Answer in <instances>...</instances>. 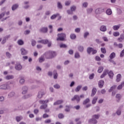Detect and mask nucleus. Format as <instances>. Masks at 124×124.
<instances>
[{"label":"nucleus","instance_id":"nucleus-1","mask_svg":"<svg viewBox=\"0 0 124 124\" xmlns=\"http://www.w3.org/2000/svg\"><path fill=\"white\" fill-rule=\"evenodd\" d=\"M57 52L51 50L47 51L44 54L45 57H46V59H47V60L54 59V58L57 57Z\"/></svg>","mask_w":124,"mask_h":124},{"label":"nucleus","instance_id":"nucleus-2","mask_svg":"<svg viewBox=\"0 0 124 124\" xmlns=\"http://www.w3.org/2000/svg\"><path fill=\"white\" fill-rule=\"evenodd\" d=\"M40 104H42L40 107V109L41 110H45L48 107V105L46 104L49 102V99L46 100H40L39 101Z\"/></svg>","mask_w":124,"mask_h":124},{"label":"nucleus","instance_id":"nucleus-3","mask_svg":"<svg viewBox=\"0 0 124 124\" xmlns=\"http://www.w3.org/2000/svg\"><path fill=\"white\" fill-rule=\"evenodd\" d=\"M10 14V12L9 11H5L1 14H0V20H1V22H3V21H5V20H7V19H8L9 18V16H6L5 17L4 16H8Z\"/></svg>","mask_w":124,"mask_h":124},{"label":"nucleus","instance_id":"nucleus-4","mask_svg":"<svg viewBox=\"0 0 124 124\" xmlns=\"http://www.w3.org/2000/svg\"><path fill=\"white\" fill-rule=\"evenodd\" d=\"M65 38H66V35L64 33H61L57 34V41H64Z\"/></svg>","mask_w":124,"mask_h":124},{"label":"nucleus","instance_id":"nucleus-5","mask_svg":"<svg viewBox=\"0 0 124 124\" xmlns=\"http://www.w3.org/2000/svg\"><path fill=\"white\" fill-rule=\"evenodd\" d=\"M46 94V92L44 90H40L37 95V99H41L44 95Z\"/></svg>","mask_w":124,"mask_h":124},{"label":"nucleus","instance_id":"nucleus-6","mask_svg":"<svg viewBox=\"0 0 124 124\" xmlns=\"http://www.w3.org/2000/svg\"><path fill=\"white\" fill-rule=\"evenodd\" d=\"M71 101H75V100L77 101V103H79L80 102V101L81 100V99H80V97L78 95H75L71 99Z\"/></svg>","mask_w":124,"mask_h":124},{"label":"nucleus","instance_id":"nucleus-7","mask_svg":"<svg viewBox=\"0 0 124 124\" xmlns=\"http://www.w3.org/2000/svg\"><path fill=\"white\" fill-rule=\"evenodd\" d=\"M100 118V115L98 114H94L93 115V124H96L97 123H98V121H97V120Z\"/></svg>","mask_w":124,"mask_h":124},{"label":"nucleus","instance_id":"nucleus-8","mask_svg":"<svg viewBox=\"0 0 124 124\" xmlns=\"http://www.w3.org/2000/svg\"><path fill=\"white\" fill-rule=\"evenodd\" d=\"M20 51L21 55L22 56H26V55H27L28 53V50L24 47H21L20 49Z\"/></svg>","mask_w":124,"mask_h":124},{"label":"nucleus","instance_id":"nucleus-9","mask_svg":"<svg viewBox=\"0 0 124 124\" xmlns=\"http://www.w3.org/2000/svg\"><path fill=\"white\" fill-rule=\"evenodd\" d=\"M22 67H23L22 66V65H21V63H20V62H16L15 66V68L16 70H18V71L21 70Z\"/></svg>","mask_w":124,"mask_h":124},{"label":"nucleus","instance_id":"nucleus-10","mask_svg":"<svg viewBox=\"0 0 124 124\" xmlns=\"http://www.w3.org/2000/svg\"><path fill=\"white\" fill-rule=\"evenodd\" d=\"M10 35H7L5 36H4L1 41V44H5V43H6V41L8 40V39L10 38Z\"/></svg>","mask_w":124,"mask_h":124},{"label":"nucleus","instance_id":"nucleus-11","mask_svg":"<svg viewBox=\"0 0 124 124\" xmlns=\"http://www.w3.org/2000/svg\"><path fill=\"white\" fill-rule=\"evenodd\" d=\"M22 94H26L28 93V91H29V88L28 86L24 85L22 87Z\"/></svg>","mask_w":124,"mask_h":124},{"label":"nucleus","instance_id":"nucleus-12","mask_svg":"<svg viewBox=\"0 0 124 124\" xmlns=\"http://www.w3.org/2000/svg\"><path fill=\"white\" fill-rule=\"evenodd\" d=\"M87 54H88V55H93V48L91 47H88L87 48Z\"/></svg>","mask_w":124,"mask_h":124},{"label":"nucleus","instance_id":"nucleus-13","mask_svg":"<svg viewBox=\"0 0 124 124\" xmlns=\"http://www.w3.org/2000/svg\"><path fill=\"white\" fill-rule=\"evenodd\" d=\"M48 31V28L42 27L39 29L40 32H43V33H46Z\"/></svg>","mask_w":124,"mask_h":124},{"label":"nucleus","instance_id":"nucleus-14","mask_svg":"<svg viewBox=\"0 0 124 124\" xmlns=\"http://www.w3.org/2000/svg\"><path fill=\"white\" fill-rule=\"evenodd\" d=\"M74 58L76 60H79V59H81V54L79 52L77 51L74 53Z\"/></svg>","mask_w":124,"mask_h":124},{"label":"nucleus","instance_id":"nucleus-15","mask_svg":"<svg viewBox=\"0 0 124 124\" xmlns=\"http://www.w3.org/2000/svg\"><path fill=\"white\" fill-rule=\"evenodd\" d=\"M103 11H104V9L102 8H99L95 10V13L96 14H100V13H102Z\"/></svg>","mask_w":124,"mask_h":124},{"label":"nucleus","instance_id":"nucleus-16","mask_svg":"<svg viewBox=\"0 0 124 124\" xmlns=\"http://www.w3.org/2000/svg\"><path fill=\"white\" fill-rule=\"evenodd\" d=\"M57 8L58 9H62L63 8V6L62 5V2L58 1L57 3Z\"/></svg>","mask_w":124,"mask_h":124},{"label":"nucleus","instance_id":"nucleus-17","mask_svg":"<svg viewBox=\"0 0 124 124\" xmlns=\"http://www.w3.org/2000/svg\"><path fill=\"white\" fill-rule=\"evenodd\" d=\"M18 7H19V4L18 3L14 4L12 6V11H15V10L18 9Z\"/></svg>","mask_w":124,"mask_h":124},{"label":"nucleus","instance_id":"nucleus-18","mask_svg":"<svg viewBox=\"0 0 124 124\" xmlns=\"http://www.w3.org/2000/svg\"><path fill=\"white\" fill-rule=\"evenodd\" d=\"M4 79H5V80H12L13 79H14V76L8 75L4 77Z\"/></svg>","mask_w":124,"mask_h":124},{"label":"nucleus","instance_id":"nucleus-19","mask_svg":"<svg viewBox=\"0 0 124 124\" xmlns=\"http://www.w3.org/2000/svg\"><path fill=\"white\" fill-rule=\"evenodd\" d=\"M17 44L19 45V46H23L25 44V42H24V40L23 39H18L17 41Z\"/></svg>","mask_w":124,"mask_h":124},{"label":"nucleus","instance_id":"nucleus-20","mask_svg":"<svg viewBox=\"0 0 124 124\" xmlns=\"http://www.w3.org/2000/svg\"><path fill=\"white\" fill-rule=\"evenodd\" d=\"M70 38L72 40H75V39L77 38V36H76V34L74 33H72L70 35Z\"/></svg>","mask_w":124,"mask_h":124},{"label":"nucleus","instance_id":"nucleus-21","mask_svg":"<svg viewBox=\"0 0 124 124\" xmlns=\"http://www.w3.org/2000/svg\"><path fill=\"white\" fill-rule=\"evenodd\" d=\"M37 42L38 43H42V44H47V43L48 42V39L38 40Z\"/></svg>","mask_w":124,"mask_h":124},{"label":"nucleus","instance_id":"nucleus-22","mask_svg":"<svg viewBox=\"0 0 124 124\" xmlns=\"http://www.w3.org/2000/svg\"><path fill=\"white\" fill-rule=\"evenodd\" d=\"M82 85H78L75 89V92H76V93H79V92H80V90L82 89Z\"/></svg>","mask_w":124,"mask_h":124},{"label":"nucleus","instance_id":"nucleus-23","mask_svg":"<svg viewBox=\"0 0 124 124\" xmlns=\"http://www.w3.org/2000/svg\"><path fill=\"white\" fill-rule=\"evenodd\" d=\"M78 50L79 52L82 53L84 52V46H83L79 45L78 46Z\"/></svg>","mask_w":124,"mask_h":124},{"label":"nucleus","instance_id":"nucleus-24","mask_svg":"<svg viewBox=\"0 0 124 124\" xmlns=\"http://www.w3.org/2000/svg\"><path fill=\"white\" fill-rule=\"evenodd\" d=\"M90 101H91L90 98H87L83 101L82 104L83 105H87L88 103H90Z\"/></svg>","mask_w":124,"mask_h":124},{"label":"nucleus","instance_id":"nucleus-25","mask_svg":"<svg viewBox=\"0 0 124 124\" xmlns=\"http://www.w3.org/2000/svg\"><path fill=\"white\" fill-rule=\"evenodd\" d=\"M89 35H90V32H89V31H86L83 33V38H84V39H87Z\"/></svg>","mask_w":124,"mask_h":124},{"label":"nucleus","instance_id":"nucleus-26","mask_svg":"<svg viewBox=\"0 0 124 124\" xmlns=\"http://www.w3.org/2000/svg\"><path fill=\"white\" fill-rule=\"evenodd\" d=\"M0 90H7V84H2L0 86Z\"/></svg>","mask_w":124,"mask_h":124},{"label":"nucleus","instance_id":"nucleus-27","mask_svg":"<svg viewBox=\"0 0 124 124\" xmlns=\"http://www.w3.org/2000/svg\"><path fill=\"white\" fill-rule=\"evenodd\" d=\"M22 120H23V116H18L16 117V121L17 123L21 122Z\"/></svg>","mask_w":124,"mask_h":124},{"label":"nucleus","instance_id":"nucleus-28","mask_svg":"<svg viewBox=\"0 0 124 124\" xmlns=\"http://www.w3.org/2000/svg\"><path fill=\"white\" fill-rule=\"evenodd\" d=\"M60 16V14H53L50 16L51 20H55L58 16Z\"/></svg>","mask_w":124,"mask_h":124},{"label":"nucleus","instance_id":"nucleus-29","mask_svg":"<svg viewBox=\"0 0 124 124\" xmlns=\"http://www.w3.org/2000/svg\"><path fill=\"white\" fill-rule=\"evenodd\" d=\"M70 9L73 12H75V11L77 10V6L75 5H72L70 7Z\"/></svg>","mask_w":124,"mask_h":124},{"label":"nucleus","instance_id":"nucleus-30","mask_svg":"<svg viewBox=\"0 0 124 124\" xmlns=\"http://www.w3.org/2000/svg\"><path fill=\"white\" fill-rule=\"evenodd\" d=\"M19 83L21 85H24V84H25V78H20L19 81Z\"/></svg>","mask_w":124,"mask_h":124},{"label":"nucleus","instance_id":"nucleus-31","mask_svg":"<svg viewBox=\"0 0 124 124\" xmlns=\"http://www.w3.org/2000/svg\"><path fill=\"white\" fill-rule=\"evenodd\" d=\"M116 58V53L115 52H112L109 55V59L110 60H113Z\"/></svg>","mask_w":124,"mask_h":124},{"label":"nucleus","instance_id":"nucleus-32","mask_svg":"<svg viewBox=\"0 0 124 124\" xmlns=\"http://www.w3.org/2000/svg\"><path fill=\"white\" fill-rule=\"evenodd\" d=\"M53 78L54 79H58V73L57 72V70H55L53 71Z\"/></svg>","mask_w":124,"mask_h":124},{"label":"nucleus","instance_id":"nucleus-33","mask_svg":"<svg viewBox=\"0 0 124 124\" xmlns=\"http://www.w3.org/2000/svg\"><path fill=\"white\" fill-rule=\"evenodd\" d=\"M39 62L40 63H42L44 62L45 61V58H44V57L43 56H41L39 59H38Z\"/></svg>","mask_w":124,"mask_h":124},{"label":"nucleus","instance_id":"nucleus-34","mask_svg":"<svg viewBox=\"0 0 124 124\" xmlns=\"http://www.w3.org/2000/svg\"><path fill=\"white\" fill-rule=\"evenodd\" d=\"M107 30L106 26L104 25H102L100 27V30L101 31H106Z\"/></svg>","mask_w":124,"mask_h":124},{"label":"nucleus","instance_id":"nucleus-35","mask_svg":"<svg viewBox=\"0 0 124 124\" xmlns=\"http://www.w3.org/2000/svg\"><path fill=\"white\" fill-rule=\"evenodd\" d=\"M121 24H119L118 25H115L113 27V29L114 30V31H118V30H119V29L121 28Z\"/></svg>","mask_w":124,"mask_h":124},{"label":"nucleus","instance_id":"nucleus-36","mask_svg":"<svg viewBox=\"0 0 124 124\" xmlns=\"http://www.w3.org/2000/svg\"><path fill=\"white\" fill-rule=\"evenodd\" d=\"M116 88H117L116 85H114L112 86L110 88V89L109 90V91H108L109 93H111V92H113V91L116 90Z\"/></svg>","mask_w":124,"mask_h":124},{"label":"nucleus","instance_id":"nucleus-37","mask_svg":"<svg viewBox=\"0 0 124 124\" xmlns=\"http://www.w3.org/2000/svg\"><path fill=\"white\" fill-rule=\"evenodd\" d=\"M58 118L60 120H62L64 119V115L62 113H59L58 115Z\"/></svg>","mask_w":124,"mask_h":124},{"label":"nucleus","instance_id":"nucleus-38","mask_svg":"<svg viewBox=\"0 0 124 124\" xmlns=\"http://www.w3.org/2000/svg\"><path fill=\"white\" fill-rule=\"evenodd\" d=\"M121 78H122V75H121L120 74L117 75V76L116 77V81L120 82V81H121Z\"/></svg>","mask_w":124,"mask_h":124},{"label":"nucleus","instance_id":"nucleus-39","mask_svg":"<svg viewBox=\"0 0 124 124\" xmlns=\"http://www.w3.org/2000/svg\"><path fill=\"white\" fill-rule=\"evenodd\" d=\"M99 88H102L104 85V81L103 80H100L98 83Z\"/></svg>","mask_w":124,"mask_h":124},{"label":"nucleus","instance_id":"nucleus-40","mask_svg":"<svg viewBox=\"0 0 124 124\" xmlns=\"http://www.w3.org/2000/svg\"><path fill=\"white\" fill-rule=\"evenodd\" d=\"M88 6L89 3H88V2H84L83 3H82V7L83 8H87Z\"/></svg>","mask_w":124,"mask_h":124},{"label":"nucleus","instance_id":"nucleus-41","mask_svg":"<svg viewBox=\"0 0 124 124\" xmlns=\"http://www.w3.org/2000/svg\"><path fill=\"white\" fill-rule=\"evenodd\" d=\"M63 101L62 100H58L54 103V105H59V104H62V103H63Z\"/></svg>","mask_w":124,"mask_h":124},{"label":"nucleus","instance_id":"nucleus-42","mask_svg":"<svg viewBox=\"0 0 124 124\" xmlns=\"http://www.w3.org/2000/svg\"><path fill=\"white\" fill-rule=\"evenodd\" d=\"M31 45L32 47H34L36 45V41L33 39L31 40Z\"/></svg>","mask_w":124,"mask_h":124},{"label":"nucleus","instance_id":"nucleus-43","mask_svg":"<svg viewBox=\"0 0 124 124\" xmlns=\"http://www.w3.org/2000/svg\"><path fill=\"white\" fill-rule=\"evenodd\" d=\"M108 76H109V78L110 79H113V77L114 76V73H113V72L111 71H110L108 73Z\"/></svg>","mask_w":124,"mask_h":124},{"label":"nucleus","instance_id":"nucleus-44","mask_svg":"<svg viewBox=\"0 0 124 124\" xmlns=\"http://www.w3.org/2000/svg\"><path fill=\"white\" fill-rule=\"evenodd\" d=\"M80 32L81 28H76V29H75V32H76V33H80Z\"/></svg>","mask_w":124,"mask_h":124},{"label":"nucleus","instance_id":"nucleus-45","mask_svg":"<svg viewBox=\"0 0 124 124\" xmlns=\"http://www.w3.org/2000/svg\"><path fill=\"white\" fill-rule=\"evenodd\" d=\"M115 97L117 98V99L120 101L121 100V98H122V95H121L120 93H117L116 94Z\"/></svg>","mask_w":124,"mask_h":124},{"label":"nucleus","instance_id":"nucleus-46","mask_svg":"<svg viewBox=\"0 0 124 124\" xmlns=\"http://www.w3.org/2000/svg\"><path fill=\"white\" fill-rule=\"evenodd\" d=\"M53 87L54 89H56L57 90H59V89H61V85L59 84H55L53 85Z\"/></svg>","mask_w":124,"mask_h":124},{"label":"nucleus","instance_id":"nucleus-47","mask_svg":"<svg viewBox=\"0 0 124 124\" xmlns=\"http://www.w3.org/2000/svg\"><path fill=\"white\" fill-rule=\"evenodd\" d=\"M31 33V31L29 30H27L24 31V34L25 35H28V34H30Z\"/></svg>","mask_w":124,"mask_h":124},{"label":"nucleus","instance_id":"nucleus-48","mask_svg":"<svg viewBox=\"0 0 124 124\" xmlns=\"http://www.w3.org/2000/svg\"><path fill=\"white\" fill-rule=\"evenodd\" d=\"M15 95V93L13 92H10L8 94L9 97H13V96H14Z\"/></svg>","mask_w":124,"mask_h":124},{"label":"nucleus","instance_id":"nucleus-49","mask_svg":"<svg viewBox=\"0 0 124 124\" xmlns=\"http://www.w3.org/2000/svg\"><path fill=\"white\" fill-rule=\"evenodd\" d=\"M104 68L102 66L99 67L98 69V73H101L103 71Z\"/></svg>","mask_w":124,"mask_h":124},{"label":"nucleus","instance_id":"nucleus-50","mask_svg":"<svg viewBox=\"0 0 124 124\" xmlns=\"http://www.w3.org/2000/svg\"><path fill=\"white\" fill-rule=\"evenodd\" d=\"M70 3H71V1L67 0L64 2V5L65 6H69L70 5Z\"/></svg>","mask_w":124,"mask_h":124},{"label":"nucleus","instance_id":"nucleus-51","mask_svg":"<svg viewBox=\"0 0 124 124\" xmlns=\"http://www.w3.org/2000/svg\"><path fill=\"white\" fill-rule=\"evenodd\" d=\"M6 56L7 58H8L9 59H10V58H11V57H12V55H11L9 52H6Z\"/></svg>","mask_w":124,"mask_h":124},{"label":"nucleus","instance_id":"nucleus-52","mask_svg":"<svg viewBox=\"0 0 124 124\" xmlns=\"http://www.w3.org/2000/svg\"><path fill=\"white\" fill-rule=\"evenodd\" d=\"M17 25L20 27L23 25V21L22 20H19L17 21Z\"/></svg>","mask_w":124,"mask_h":124},{"label":"nucleus","instance_id":"nucleus-53","mask_svg":"<svg viewBox=\"0 0 124 124\" xmlns=\"http://www.w3.org/2000/svg\"><path fill=\"white\" fill-rule=\"evenodd\" d=\"M106 13L108 15H111L112 14V10L110 9H108L107 10Z\"/></svg>","mask_w":124,"mask_h":124},{"label":"nucleus","instance_id":"nucleus-54","mask_svg":"<svg viewBox=\"0 0 124 124\" xmlns=\"http://www.w3.org/2000/svg\"><path fill=\"white\" fill-rule=\"evenodd\" d=\"M46 44H47V47H51L52 46V41H49V40H48V42H47Z\"/></svg>","mask_w":124,"mask_h":124},{"label":"nucleus","instance_id":"nucleus-55","mask_svg":"<svg viewBox=\"0 0 124 124\" xmlns=\"http://www.w3.org/2000/svg\"><path fill=\"white\" fill-rule=\"evenodd\" d=\"M60 48H66L67 46L64 44H61L60 45Z\"/></svg>","mask_w":124,"mask_h":124},{"label":"nucleus","instance_id":"nucleus-56","mask_svg":"<svg viewBox=\"0 0 124 124\" xmlns=\"http://www.w3.org/2000/svg\"><path fill=\"white\" fill-rule=\"evenodd\" d=\"M113 34L114 36H115V37L119 36V35H120V32L118 31L114 32Z\"/></svg>","mask_w":124,"mask_h":124},{"label":"nucleus","instance_id":"nucleus-57","mask_svg":"<svg viewBox=\"0 0 124 124\" xmlns=\"http://www.w3.org/2000/svg\"><path fill=\"white\" fill-rule=\"evenodd\" d=\"M89 124H93V118H91L88 120Z\"/></svg>","mask_w":124,"mask_h":124},{"label":"nucleus","instance_id":"nucleus-58","mask_svg":"<svg viewBox=\"0 0 124 124\" xmlns=\"http://www.w3.org/2000/svg\"><path fill=\"white\" fill-rule=\"evenodd\" d=\"M45 15L46 16H49V15H51V11H46L45 12Z\"/></svg>","mask_w":124,"mask_h":124},{"label":"nucleus","instance_id":"nucleus-59","mask_svg":"<svg viewBox=\"0 0 124 124\" xmlns=\"http://www.w3.org/2000/svg\"><path fill=\"white\" fill-rule=\"evenodd\" d=\"M101 51L103 54H106V49L105 47L101 48Z\"/></svg>","mask_w":124,"mask_h":124},{"label":"nucleus","instance_id":"nucleus-60","mask_svg":"<svg viewBox=\"0 0 124 124\" xmlns=\"http://www.w3.org/2000/svg\"><path fill=\"white\" fill-rule=\"evenodd\" d=\"M103 101H104V99L101 98L98 100L97 102L99 104H101V103H103Z\"/></svg>","mask_w":124,"mask_h":124},{"label":"nucleus","instance_id":"nucleus-61","mask_svg":"<svg viewBox=\"0 0 124 124\" xmlns=\"http://www.w3.org/2000/svg\"><path fill=\"white\" fill-rule=\"evenodd\" d=\"M66 12H67V14H68V15H72V13L73 12L72 11H71V10H67L66 11Z\"/></svg>","mask_w":124,"mask_h":124},{"label":"nucleus","instance_id":"nucleus-62","mask_svg":"<svg viewBox=\"0 0 124 124\" xmlns=\"http://www.w3.org/2000/svg\"><path fill=\"white\" fill-rule=\"evenodd\" d=\"M94 109L96 112H99V110H100V108L99 107V106H96L94 108Z\"/></svg>","mask_w":124,"mask_h":124},{"label":"nucleus","instance_id":"nucleus-63","mask_svg":"<svg viewBox=\"0 0 124 124\" xmlns=\"http://www.w3.org/2000/svg\"><path fill=\"white\" fill-rule=\"evenodd\" d=\"M65 111L66 112H69L70 111V108H69V106H66V108L65 109Z\"/></svg>","mask_w":124,"mask_h":124},{"label":"nucleus","instance_id":"nucleus-64","mask_svg":"<svg viewBox=\"0 0 124 124\" xmlns=\"http://www.w3.org/2000/svg\"><path fill=\"white\" fill-rule=\"evenodd\" d=\"M43 47V46L40 44L37 45L36 46V47L37 48V49H41V48H42Z\"/></svg>","mask_w":124,"mask_h":124}]
</instances>
